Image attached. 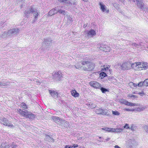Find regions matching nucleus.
Returning <instances> with one entry per match:
<instances>
[{
  "mask_svg": "<svg viewBox=\"0 0 148 148\" xmlns=\"http://www.w3.org/2000/svg\"><path fill=\"white\" fill-rule=\"evenodd\" d=\"M125 110L127 111H134L135 109H130L128 108H125Z\"/></svg>",
  "mask_w": 148,
  "mask_h": 148,
  "instance_id": "c9c22d12",
  "label": "nucleus"
},
{
  "mask_svg": "<svg viewBox=\"0 0 148 148\" xmlns=\"http://www.w3.org/2000/svg\"><path fill=\"white\" fill-rule=\"evenodd\" d=\"M89 84L91 87L96 89H99L101 86V84L97 81H92L90 82Z\"/></svg>",
  "mask_w": 148,
  "mask_h": 148,
  "instance_id": "423d86ee",
  "label": "nucleus"
},
{
  "mask_svg": "<svg viewBox=\"0 0 148 148\" xmlns=\"http://www.w3.org/2000/svg\"><path fill=\"white\" fill-rule=\"evenodd\" d=\"M2 83L0 82V85H2Z\"/></svg>",
  "mask_w": 148,
  "mask_h": 148,
  "instance_id": "49530a36",
  "label": "nucleus"
},
{
  "mask_svg": "<svg viewBox=\"0 0 148 148\" xmlns=\"http://www.w3.org/2000/svg\"><path fill=\"white\" fill-rule=\"evenodd\" d=\"M106 76V74L104 72H102L99 74V77L101 79L103 78Z\"/></svg>",
  "mask_w": 148,
  "mask_h": 148,
  "instance_id": "aec40b11",
  "label": "nucleus"
},
{
  "mask_svg": "<svg viewBox=\"0 0 148 148\" xmlns=\"http://www.w3.org/2000/svg\"><path fill=\"white\" fill-rule=\"evenodd\" d=\"M21 107L24 109H27L28 108V107L26 104L24 102H22L21 104Z\"/></svg>",
  "mask_w": 148,
  "mask_h": 148,
  "instance_id": "412c9836",
  "label": "nucleus"
},
{
  "mask_svg": "<svg viewBox=\"0 0 148 148\" xmlns=\"http://www.w3.org/2000/svg\"><path fill=\"white\" fill-rule=\"evenodd\" d=\"M102 92V93H105L106 92H109V90L107 89L104 88L102 87H100V88H99Z\"/></svg>",
  "mask_w": 148,
  "mask_h": 148,
  "instance_id": "4be33fe9",
  "label": "nucleus"
},
{
  "mask_svg": "<svg viewBox=\"0 0 148 148\" xmlns=\"http://www.w3.org/2000/svg\"><path fill=\"white\" fill-rule=\"evenodd\" d=\"M49 92L51 94V95L52 96H54V95H58V93L54 91V90H49Z\"/></svg>",
  "mask_w": 148,
  "mask_h": 148,
  "instance_id": "6ab92c4d",
  "label": "nucleus"
},
{
  "mask_svg": "<svg viewBox=\"0 0 148 148\" xmlns=\"http://www.w3.org/2000/svg\"><path fill=\"white\" fill-rule=\"evenodd\" d=\"M98 115H105L107 116L110 115V111L107 109H104L101 108H98L95 110L94 111Z\"/></svg>",
  "mask_w": 148,
  "mask_h": 148,
  "instance_id": "7ed1b4c3",
  "label": "nucleus"
},
{
  "mask_svg": "<svg viewBox=\"0 0 148 148\" xmlns=\"http://www.w3.org/2000/svg\"><path fill=\"white\" fill-rule=\"evenodd\" d=\"M18 113L21 116L26 118H29L30 119H33L35 117V115L32 113H30L27 110L24 111L21 109H17Z\"/></svg>",
  "mask_w": 148,
  "mask_h": 148,
  "instance_id": "f03ea898",
  "label": "nucleus"
},
{
  "mask_svg": "<svg viewBox=\"0 0 148 148\" xmlns=\"http://www.w3.org/2000/svg\"><path fill=\"white\" fill-rule=\"evenodd\" d=\"M138 71L145 70L148 68V64L147 62H138Z\"/></svg>",
  "mask_w": 148,
  "mask_h": 148,
  "instance_id": "39448f33",
  "label": "nucleus"
},
{
  "mask_svg": "<svg viewBox=\"0 0 148 148\" xmlns=\"http://www.w3.org/2000/svg\"><path fill=\"white\" fill-rule=\"evenodd\" d=\"M53 119L54 121L56 122H59L60 121V119L58 117L54 116L53 118Z\"/></svg>",
  "mask_w": 148,
  "mask_h": 148,
  "instance_id": "cd10ccee",
  "label": "nucleus"
},
{
  "mask_svg": "<svg viewBox=\"0 0 148 148\" xmlns=\"http://www.w3.org/2000/svg\"><path fill=\"white\" fill-rule=\"evenodd\" d=\"M132 45L134 46H138V45L137 44H136L135 43H133Z\"/></svg>",
  "mask_w": 148,
  "mask_h": 148,
  "instance_id": "79ce46f5",
  "label": "nucleus"
},
{
  "mask_svg": "<svg viewBox=\"0 0 148 148\" xmlns=\"http://www.w3.org/2000/svg\"><path fill=\"white\" fill-rule=\"evenodd\" d=\"M112 114L113 115H119L120 114V113L118 112L117 111H112Z\"/></svg>",
  "mask_w": 148,
  "mask_h": 148,
  "instance_id": "bb28decb",
  "label": "nucleus"
},
{
  "mask_svg": "<svg viewBox=\"0 0 148 148\" xmlns=\"http://www.w3.org/2000/svg\"><path fill=\"white\" fill-rule=\"evenodd\" d=\"M120 102L123 104H125V105L127 106H137V105H136V104L135 103H132L126 100L122 99H121L120 101Z\"/></svg>",
  "mask_w": 148,
  "mask_h": 148,
  "instance_id": "1a4fd4ad",
  "label": "nucleus"
},
{
  "mask_svg": "<svg viewBox=\"0 0 148 148\" xmlns=\"http://www.w3.org/2000/svg\"><path fill=\"white\" fill-rule=\"evenodd\" d=\"M60 2L69 3L72 0H58Z\"/></svg>",
  "mask_w": 148,
  "mask_h": 148,
  "instance_id": "5701e85b",
  "label": "nucleus"
},
{
  "mask_svg": "<svg viewBox=\"0 0 148 148\" xmlns=\"http://www.w3.org/2000/svg\"><path fill=\"white\" fill-rule=\"evenodd\" d=\"M99 138L100 139L101 138V137H99Z\"/></svg>",
  "mask_w": 148,
  "mask_h": 148,
  "instance_id": "09e8293b",
  "label": "nucleus"
},
{
  "mask_svg": "<svg viewBox=\"0 0 148 148\" xmlns=\"http://www.w3.org/2000/svg\"><path fill=\"white\" fill-rule=\"evenodd\" d=\"M35 11L32 7H30L29 9L27 10L25 12V15L27 16L28 15L30 14L31 12H34Z\"/></svg>",
  "mask_w": 148,
  "mask_h": 148,
  "instance_id": "ddd939ff",
  "label": "nucleus"
},
{
  "mask_svg": "<svg viewBox=\"0 0 148 148\" xmlns=\"http://www.w3.org/2000/svg\"><path fill=\"white\" fill-rule=\"evenodd\" d=\"M58 12V11L55 8L51 10L48 13L49 14L50 16H52Z\"/></svg>",
  "mask_w": 148,
  "mask_h": 148,
  "instance_id": "a211bd4d",
  "label": "nucleus"
},
{
  "mask_svg": "<svg viewBox=\"0 0 148 148\" xmlns=\"http://www.w3.org/2000/svg\"><path fill=\"white\" fill-rule=\"evenodd\" d=\"M115 132H121L123 130L121 128H117L116 129H115Z\"/></svg>",
  "mask_w": 148,
  "mask_h": 148,
  "instance_id": "473e14b6",
  "label": "nucleus"
},
{
  "mask_svg": "<svg viewBox=\"0 0 148 148\" xmlns=\"http://www.w3.org/2000/svg\"><path fill=\"white\" fill-rule=\"evenodd\" d=\"M95 64L93 62H90L87 59H83L80 62L77 63L75 65L76 69H81L84 71H92L95 69Z\"/></svg>",
  "mask_w": 148,
  "mask_h": 148,
  "instance_id": "f257e3e1",
  "label": "nucleus"
},
{
  "mask_svg": "<svg viewBox=\"0 0 148 148\" xmlns=\"http://www.w3.org/2000/svg\"><path fill=\"white\" fill-rule=\"evenodd\" d=\"M124 128H126L127 129H130V126H129L128 124L127 123L125 124V125L123 126Z\"/></svg>",
  "mask_w": 148,
  "mask_h": 148,
  "instance_id": "2f4dec72",
  "label": "nucleus"
},
{
  "mask_svg": "<svg viewBox=\"0 0 148 148\" xmlns=\"http://www.w3.org/2000/svg\"><path fill=\"white\" fill-rule=\"evenodd\" d=\"M131 62L129 61L124 62L121 63V69L123 70H127L131 69Z\"/></svg>",
  "mask_w": 148,
  "mask_h": 148,
  "instance_id": "20e7f679",
  "label": "nucleus"
},
{
  "mask_svg": "<svg viewBox=\"0 0 148 148\" xmlns=\"http://www.w3.org/2000/svg\"><path fill=\"white\" fill-rule=\"evenodd\" d=\"M142 0H136V4L138 6L140 5V3H142Z\"/></svg>",
  "mask_w": 148,
  "mask_h": 148,
  "instance_id": "c85d7f7f",
  "label": "nucleus"
},
{
  "mask_svg": "<svg viewBox=\"0 0 148 148\" xmlns=\"http://www.w3.org/2000/svg\"><path fill=\"white\" fill-rule=\"evenodd\" d=\"M102 129L108 132H115V129L112 128L106 127L102 128Z\"/></svg>",
  "mask_w": 148,
  "mask_h": 148,
  "instance_id": "dca6fc26",
  "label": "nucleus"
},
{
  "mask_svg": "<svg viewBox=\"0 0 148 148\" xmlns=\"http://www.w3.org/2000/svg\"><path fill=\"white\" fill-rule=\"evenodd\" d=\"M58 12L60 14H62L64 15H65V11L63 10H62L61 9L59 10L58 11Z\"/></svg>",
  "mask_w": 148,
  "mask_h": 148,
  "instance_id": "c756f323",
  "label": "nucleus"
},
{
  "mask_svg": "<svg viewBox=\"0 0 148 148\" xmlns=\"http://www.w3.org/2000/svg\"><path fill=\"white\" fill-rule=\"evenodd\" d=\"M86 36L88 37H93L95 36L96 35V31L93 29H91L89 31H85Z\"/></svg>",
  "mask_w": 148,
  "mask_h": 148,
  "instance_id": "0eeeda50",
  "label": "nucleus"
},
{
  "mask_svg": "<svg viewBox=\"0 0 148 148\" xmlns=\"http://www.w3.org/2000/svg\"><path fill=\"white\" fill-rule=\"evenodd\" d=\"M54 75H58V79L57 80V81H60L61 80V78L63 77L62 73L60 71H58V72H55L54 74Z\"/></svg>",
  "mask_w": 148,
  "mask_h": 148,
  "instance_id": "4468645a",
  "label": "nucleus"
},
{
  "mask_svg": "<svg viewBox=\"0 0 148 148\" xmlns=\"http://www.w3.org/2000/svg\"><path fill=\"white\" fill-rule=\"evenodd\" d=\"M71 95L74 97H78L79 96V93L75 89L72 90L71 91Z\"/></svg>",
  "mask_w": 148,
  "mask_h": 148,
  "instance_id": "f8f14e48",
  "label": "nucleus"
},
{
  "mask_svg": "<svg viewBox=\"0 0 148 148\" xmlns=\"http://www.w3.org/2000/svg\"><path fill=\"white\" fill-rule=\"evenodd\" d=\"M99 5L100 6V9L103 12H109V9L106 8V7L105 5L103 4L101 2H100Z\"/></svg>",
  "mask_w": 148,
  "mask_h": 148,
  "instance_id": "9d476101",
  "label": "nucleus"
},
{
  "mask_svg": "<svg viewBox=\"0 0 148 148\" xmlns=\"http://www.w3.org/2000/svg\"><path fill=\"white\" fill-rule=\"evenodd\" d=\"M143 83H144L143 82H140L138 84V85H137V86L138 85V86L141 87L142 86H143Z\"/></svg>",
  "mask_w": 148,
  "mask_h": 148,
  "instance_id": "72a5a7b5",
  "label": "nucleus"
},
{
  "mask_svg": "<svg viewBox=\"0 0 148 148\" xmlns=\"http://www.w3.org/2000/svg\"><path fill=\"white\" fill-rule=\"evenodd\" d=\"M133 94H135V92H133Z\"/></svg>",
  "mask_w": 148,
  "mask_h": 148,
  "instance_id": "8fccbe9b",
  "label": "nucleus"
},
{
  "mask_svg": "<svg viewBox=\"0 0 148 148\" xmlns=\"http://www.w3.org/2000/svg\"><path fill=\"white\" fill-rule=\"evenodd\" d=\"M145 5H144L143 3V2L142 3H140V5H139V6H138L140 9H145Z\"/></svg>",
  "mask_w": 148,
  "mask_h": 148,
  "instance_id": "a878e982",
  "label": "nucleus"
},
{
  "mask_svg": "<svg viewBox=\"0 0 148 148\" xmlns=\"http://www.w3.org/2000/svg\"><path fill=\"white\" fill-rule=\"evenodd\" d=\"M16 31V29H12L8 31V32H9V34H12L14 33Z\"/></svg>",
  "mask_w": 148,
  "mask_h": 148,
  "instance_id": "b1692460",
  "label": "nucleus"
},
{
  "mask_svg": "<svg viewBox=\"0 0 148 148\" xmlns=\"http://www.w3.org/2000/svg\"><path fill=\"white\" fill-rule=\"evenodd\" d=\"M138 62L131 63V68L135 71H138Z\"/></svg>",
  "mask_w": 148,
  "mask_h": 148,
  "instance_id": "9b49d317",
  "label": "nucleus"
},
{
  "mask_svg": "<svg viewBox=\"0 0 148 148\" xmlns=\"http://www.w3.org/2000/svg\"><path fill=\"white\" fill-rule=\"evenodd\" d=\"M72 147H72L71 145H66L65 146L64 148H70Z\"/></svg>",
  "mask_w": 148,
  "mask_h": 148,
  "instance_id": "4c0bfd02",
  "label": "nucleus"
},
{
  "mask_svg": "<svg viewBox=\"0 0 148 148\" xmlns=\"http://www.w3.org/2000/svg\"><path fill=\"white\" fill-rule=\"evenodd\" d=\"M78 146V145L74 144L73 145V146H72V147H73L74 148H75L77 147Z\"/></svg>",
  "mask_w": 148,
  "mask_h": 148,
  "instance_id": "ea45409f",
  "label": "nucleus"
},
{
  "mask_svg": "<svg viewBox=\"0 0 148 148\" xmlns=\"http://www.w3.org/2000/svg\"><path fill=\"white\" fill-rule=\"evenodd\" d=\"M130 129H131L132 130V131H134V126H133V125H132L131 126V128H130Z\"/></svg>",
  "mask_w": 148,
  "mask_h": 148,
  "instance_id": "a19ab883",
  "label": "nucleus"
},
{
  "mask_svg": "<svg viewBox=\"0 0 148 148\" xmlns=\"http://www.w3.org/2000/svg\"><path fill=\"white\" fill-rule=\"evenodd\" d=\"M1 123L5 126L12 127L14 126L13 124L9 122L7 119L3 118L1 120Z\"/></svg>",
  "mask_w": 148,
  "mask_h": 148,
  "instance_id": "6e6552de",
  "label": "nucleus"
},
{
  "mask_svg": "<svg viewBox=\"0 0 148 148\" xmlns=\"http://www.w3.org/2000/svg\"><path fill=\"white\" fill-rule=\"evenodd\" d=\"M127 97H130L131 98H138V96L134 95H132V94H129L128 96Z\"/></svg>",
  "mask_w": 148,
  "mask_h": 148,
  "instance_id": "393cba45",
  "label": "nucleus"
},
{
  "mask_svg": "<svg viewBox=\"0 0 148 148\" xmlns=\"http://www.w3.org/2000/svg\"><path fill=\"white\" fill-rule=\"evenodd\" d=\"M146 108V106L141 107L140 108H139V109L140 110H143L145 109Z\"/></svg>",
  "mask_w": 148,
  "mask_h": 148,
  "instance_id": "e433bc0d",
  "label": "nucleus"
},
{
  "mask_svg": "<svg viewBox=\"0 0 148 148\" xmlns=\"http://www.w3.org/2000/svg\"><path fill=\"white\" fill-rule=\"evenodd\" d=\"M109 139H110V138H107V139H106V141H108V140Z\"/></svg>",
  "mask_w": 148,
  "mask_h": 148,
  "instance_id": "a18cd8bd",
  "label": "nucleus"
},
{
  "mask_svg": "<svg viewBox=\"0 0 148 148\" xmlns=\"http://www.w3.org/2000/svg\"><path fill=\"white\" fill-rule=\"evenodd\" d=\"M144 83L145 85V86H148V79H145L144 80Z\"/></svg>",
  "mask_w": 148,
  "mask_h": 148,
  "instance_id": "7c9ffc66",
  "label": "nucleus"
},
{
  "mask_svg": "<svg viewBox=\"0 0 148 148\" xmlns=\"http://www.w3.org/2000/svg\"><path fill=\"white\" fill-rule=\"evenodd\" d=\"M133 1L134 2H135V0H133Z\"/></svg>",
  "mask_w": 148,
  "mask_h": 148,
  "instance_id": "de8ad7c7",
  "label": "nucleus"
},
{
  "mask_svg": "<svg viewBox=\"0 0 148 148\" xmlns=\"http://www.w3.org/2000/svg\"><path fill=\"white\" fill-rule=\"evenodd\" d=\"M100 49L103 50V51L108 52L110 51V48L107 45H104L103 47H100Z\"/></svg>",
  "mask_w": 148,
  "mask_h": 148,
  "instance_id": "2eb2a0df",
  "label": "nucleus"
},
{
  "mask_svg": "<svg viewBox=\"0 0 148 148\" xmlns=\"http://www.w3.org/2000/svg\"><path fill=\"white\" fill-rule=\"evenodd\" d=\"M118 4H116V3H115L114 4V7H115V8H116V6L117 5V6Z\"/></svg>",
  "mask_w": 148,
  "mask_h": 148,
  "instance_id": "37998d69",
  "label": "nucleus"
},
{
  "mask_svg": "<svg viewBox=\"0 0 148 148\" xmlns=\"http://www.w3.org/2000/svg\"><path fill=\"white\" fill-rule=\"evenodd\" d=\"M102 68L101 69V71H106L108 70L109 68L110 67V66L108 65H105L103 66H101Z\"/></svg>",
  "mask_w": 148,
  "mask_h": 148,
  "instance_id": "f3484780",
  "label": "nucleus"
},
{
  "mask_svg": "<svg viewBox=\"0 0 148 148\" xmlns=\"http://www.w3.org/2000/svg\"><path fill=\"white\" fill-rule=\"evenodd\" d=\"M138 94L141 96H142L144 95L143 91H142L141 92H139Z\"/></svg>",
  "mask_w": 148,
  "mask_h": 148,
  "instance_id": "58836bf2",
  "label": "nucleus"
},
{
  "mask_svg": "<svg viewBox=\"0 0 148 148\" xmlns=\"http://www.w3.org/2000/svg\"><path fill=\"white\" fill-rule=\"evenodd\" d=\"M6 34V36H7V34H6V33L5 32H4L3 33V34H4V35H5Z\"/></svg>",
  "mask_w": 148,
  "mask_h": 148,
  "instance_id": "c03bdc74",
  "label": "nucleus"
},
{
  "mask_svg": "<svg viewBox=\"0 0 148 148\" xmlns=\"http://www.w3.org/2000/svg\"><path fill=\"white\" fill-rule=\"evenodd\" d=\"M35 14V15L34 18L35 19H36L37 18L39 14V13L38 12H37L36 11Z\"/></svg>",
  "mask_w": 148,
  "mask_h": 148,
  "instance_id": "f704fd0d",
  "label": "nucleus"
}]
</instances>
